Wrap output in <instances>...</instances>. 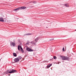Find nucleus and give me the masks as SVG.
<instances>
[{"label": "nucleus", "mask_w": 76, "mask_h": 76, "mask_svg": "<svg viewBox=\"0 0 76 76\" xmlns=\"http://www.w3.org/2000/svg\"><path fill=\"white\" fill-rule=\"evenodd\" d=\"M64 6H66V7H69V4H64Z\"/></svg>", "instance_id": "obj_13"}, {"label": "nucleus", "mask_w": 76, "mask_h": 76, "mask_svg": "<svg viewBox=\"0 0 76 76\" xmlns=\"http://www.w3.org/2000/svg\"><path fill=\"white\" fill-rule=\"evenodd\" d=\"M1 60V59H0V61Z\"/></svg>", "instance_id": "obj_22"}, {"label": "nucleus", "mask_w": 76, "mask_h": 76, "mask_svg": "<svg viewBox=\"0 0 76 76\" xmlns=\"http://www.w3.org/2000/svg\"><path fill=\"white\" fill-rule=\"evenodd\" d=\"M58 64H59V63H58Z\"/></svg>", "instance_id": "obj_21"}, {"label": "nucleus", "mask_w": 76, "mask_h": 76, "mask_svg": "<svg viewBox=\"0 0 76 76\" xmlns=\"http://www.w3.org/2000/svg\"><path fill=\"white\" fill-rule=\"evenodd\" d=\"M12 45H13V46L14 47H15V44L13 42H10L11 45H12Z\"/></svg>", "instance_id": "obj_7"}, {"label": "nucleus", "mask_w": 76, "mask_h": 76, "mask_svg": "<svg viewBox=\"0 0 76 76\" xmlns=\"http://www.w3.org/2000/svg\"><path fill=\"white\" fill-rule=\"evenodd\" d=\"M13 55L14 57H16L17 56V55H16V53H13Z\"/></svg>", "instance_id": "obj_15"}, {"label": "nucleus", "mask_w": 76, "mask_h": 76, "mask_svg": "<svg viewBox=\"0 0 76 76\" xmlns=\"http://www.w3.org/2000/svg\"><path fill=\"white\" fill-rule=\"evenodd\" d=\"M18 58V59L19 60H21L22 59V57L21 56H19L18 58Z\"/></svg>", "instance_id": "obj_16"}, {"label": "nucleus", "mask_w": 76, "mask_h": 76, "mask_svg": "<svg viewBox=\"0 0 76 76\" xmlns=\"http://www.w3.org/2000/svg\"><path fill=\"white\" fill-rule=\"evenodd\" d=\"M31 44H35V43H34V41H32L31 42Z\"/></svg>", "instance_id": "obj_17"}, {"label": "nucleus", "mask_w": 76, "mask_h": 76, "mask_svg": "<svg viewBox=\"0 0 76 76\" xmlns=\"http://www.w3.org/2000/svg\"><path fill=\"white\" fill-rule=\"evenodd\" d=\"M20 10L22 9H25L26 8V7H20Z\"/></svg>", "instance_id": "obj_9"}, {"label": "nucleus", "mask_w": 76, "mask_h": 76, "mask_svg": "<svg viewBox=\"0 0 76 76\" xmlns=\"http://www.w3.org/2000/svg\"><path fill=\"white\" fill-rule=\"evenodd\" d=\"M69 58L67 57H63L62 58V59L63 60H69Z\"/></svg>", "instance_id": "obj_2"}, {"label": "nucleus", "mask_w": 76, "mask_h": 76, "mask_svg": "<svg viewBox=\"0 0 76 76\" xmlns=\"http://www.w3.org/2000/svg\"><path fill=\"white\" fill-rule=\"evenodd\" d=\"M38 38L37 37L34 40V42H37L38 41Z\"/></svg>", "instance_id": "obj_11"}, {"label": "nucleus", "mask_w": 76, "mask_h": 76, "mask_svg": "<svg viewBox=\"0 0 76 76\" xmlns=\"http://www.w3.org/2000/svg\"><path fill=\"white\" fill-rule=\"evenodd\" d=\"M21 51L22 52V53H24V51L22 48H21Z\"/></svg>", "instance_id": "obj_14"}, {"label": "nucleus", "mask_w": 76, "mask_h": 76, "mask_svg": "<svg viewBox=\"0 0 76 76\" xmlns=\"http://www.w3.org/2000/svg\"><path fill=\"white\" fill-rule=\"evenodd\" d=\"M51 66H52V64H49L47 66V67L48 69V68H49V67H51Z\"/></svg>", "instance_id": "obj_10"}, {"label": "nucleus", "mask_w": 76, "mask_h": 76, "mask_svg": "<svg viewBox=\"0 0 76 76\" xmlns=\"http://www.w3.org/2000/svg\"><path fill=\"white\" fill-rule=\"evenodd\" d=\"M0 22H4L3 18L2 17H0Z\"/></svg>", "instance_id": "obj_8"}, {"label": "nucleus", "mask_w": 76, "mask_h": 76, "mask_svg": "<svg viewBox=\"0 0 76 76\" xmlns=\"http://www.w3.org/2000/svg\"><path fill=\"white\" fill-rule=\"evenodd\" d=\"M34 3H37V2H36V1H34Z\"/></svg>", "instance_id": "obj_20"}, {"label": "nucleus", "mask_w": 76, "mask_h": 76, "mask_svg": "<svg viewBox=\"0 0 76 76\" xmlns=\"http://www.w3.org/2000/svg\"><path fill=\"white\" fill-rule=\"evenodd\" d=\"M26 50L28 51H29V52H31V51H33V50L29 48H27L26 49Z\"/></svg>", "instance_id": "obj_3"}, {"label": "nucleus", "mask_w": 76, "mask_h": 76, "mask_svg": "<svg viewBox=\"0 0 76 76\" xmlns=\"http://www.w3.org/2000/svg\"><path fill=\"white\" fill-rule=\"evenodd\" d=\"M26 44H27V45L28 44H27V43Z\"/></svg>", "instance_id": "obj_23"}, {"label": "nucleus", "mask_w": 76, "mask_h": 76, "mask_svg": "<svg viewBox=\"0 0 76 76\" xmlns=\"http://www.w3.org/2000/svg\"><path fill=\"white\" fill-rule=\"evenodd\" d=\"M75 31H76V30H75Z\"/></svg>", "instance_id": "obj_24"}, {"label": "nucleus", "mask_w": 76, "mask_h": 76, "mask_svg": "<svg viewBox=\"0 0 76 76\" xmlns=\"http://www.w3.org/2000/svg\"><path fill=\"white\" fill-rule=\"evenodd\" d=\"M19 9H20V7H19L18 8L15 9L14 10V11H15V12H16L17 10H19Z\"/></svg>", "instance_id": "obj_5"}, {"label": "nucleus", "mask_w": 76, "mask_h": 76, "mask_svg": "<svg viewBox=\"0 0 76 76\" xmlns=\"http://www.w3.org/2000/svg\"><path fill=\"white\" fill-rule=\"evenodd\" d=\"M32 34H31V33H28L27 34H26L25 35H32Z\"/></svg>", "instance_id": "obj_12"}, {"label": "nucleus", "mask_w": 76, "mask_h": 76, "mask_svg": "<svg viewBox=\"0 0 76 76\" xmlns=\"http://www.w3.org/2000/svg\"><path fill=\"white\" fill-rule=\"evenodd\" d=\"M53 58H54V59H55V60H56V59H57V57H56V56H54L53 57Z\"/></svg>", "instance_id": "obj_18"}, {"label": "nucleus", "mask_w": 76, "mask_h": 76, "mask_svg": "<svg viewBox=\"0 0 76 76\" xmlns=\"http://www.w3.org/2000/svg\"><path fill=\"white\" fill-rule=\"evenodd\" d=\"M14 61L15 62L17 63L19 61V58H17L14 59Z\"/></svg>", "instance_id": "obj_4"}, {"label": "nucleus", "mask_w": 76, "mask_h": 76, "mask_svg": "<svg viewBox=\"0 0 76 76\" xmlns=\"http://www.w3.org/2000/svg\"><path fill=\"white\" fill-rule=\"evenodd\" d=\"M63 51H65L64 48H63Z\"/></svg>", "instance_id": "obj_19"}, {"label": "nucleus", "mask_w": 76, "mask_h": 76, "mask_svg": "<svg viewBox=\"0 0 76 76\" xmlns=\"http://www.w3.org/2000/svg\"><path fill=\"white\" fill-rule=\"evenodd\" d=\"M21 48H22V47L20 46V45H18V50H19V51H20V49H21Z\"/></svg>", "instance_id": "obj_6"}, {"label": "nucleus", "mask_w": 76, "mask_h": 76, "mask_svg": "<svg viewBox=\"0 0 76 76\" xmlns=\"http://www.w3.org/2000/svg\"><path fill=\"white\" fill-rule=\"evenodd\" d=\"M15 72H16V70L14 69H12L9 72L7 71V73H12Z\"/></svg>", "instance_id": "obj_1"}]
</instances>
